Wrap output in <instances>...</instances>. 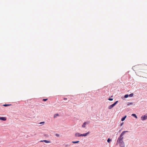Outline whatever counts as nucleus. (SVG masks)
Returning <instances> with one entry per match:
<instances>
[{"instance_id": "obj_12", "label": "nucleus", "mask_w": 147, "mask_h": 147, "mask_svg": "<svg viewBox=\"0 0 147 147\" xmlns=\"http://www.w3.org/2000/svg\"><path fill=\"white\" fill-rule=\"evenodd\" d=\"M134 103L133 102H129L127 104V105L129 106L130 105H132Z\"/></svg>"}, {"instance_id": "obj_22", "label": "nucleus", "mask_w": 147, "mask_h": 147, "mask_svg": "<svg viewBox=\"0 0 147 147\" xmlns=\"http://www.w3.org/2000/svg\"><path fill=\"white\" fill-rule=\"evenodd\" d=\"M64 99L65 100H67V99L66 98H64Z\"/></svg>"}, {"instance_id": "obj_7", "label": "nucleus", "mask_w": 147, "mask_h": 147, "mask_svg": "<svg viewBox=\"0 0 147 147\" xmlns=\"http://www.w3.org/2000/svg\"><path fill=\"white\" fill-rule=\"evenodd\" d=\"M88 124L87 122H85L84 123L83 125H82V127H86V125Z\"/></svg>"}, {"instance_id": "obj_5", "label": "nucleus", "mask_w": 147, "mask_h": 147, "mask_svg": "<svg viewBox=\"0 0 147 147\" xmlns=\"http://www.w3.org/2000/svg\"><path fill=\"white\" fill-rule=\"evenodd\" d=\"M90 132H88L85 134H81L82 136H86L88 135L89 134H90Z\"/></svg>"}, {"instance_id": "obj_14", "label": "nucleus", "mask_w": 147, "mask_h": 147, "mask_svg": "<svg viewBox=\"0 0 147 147\" xmlns=\"http://www.w3.org/2000/svg\"><path fill=\"white\" fill-rule=\"evenodd\" d=\"M134 95V94L133 93L130 94L129 96L131 97L133 96Z\"/></svg>"}, {"instance_id": "obj_6", "label": "nucleus", "mask_w": 147, "mask_h": 147, "mask_svg": "<svg viewBox=\"0 0 147 147\" xmlns=\"http://www.w3.org/2000/svg\"><path fill=\"white\" fill-rule=\"evenodd\" d=\"M0 120L3 121H5L6 120V119L5 117H0Z\"/></svg>"}, {"instance_id": "obj_19", "label": "nucleus", "mask_w": 147, "mask_h": 147, "mask_svg": "<svg viewBox=\"0 0 147 147\" xmlns=\"http://www.w3.org/2000/svg\"><path fill=\"white\" fill-rule=\"evenodd\" d=\"M47 100V99H43V101H46Z\"/></svg>"}, {"instance_id": "obj_10", "label": "nucleus", "mask_w": 147, "mask_h": 147, "mask_svg": "<svg viewBox=\"0 0 147 147\" xmlns=\"http://www.w3.org/2000/svg\"><path fill=\"white\" fill-rule=\"evenodd\" d=\"M126 116H125L123 117L121 119V121H124L125 120V118H126Z\"/></svg>"}, {"instance_id": "obj_4", "label": "nucleus", "mask_w": 147, "mask_h": 147, "mask_svg": "<svg viewBox=\"0 0 147 147\" xmlns=\"http://www.w3.org/2000/svg\"><path fill=\"white\" fill-rule=\"evenodd\" d=\"M75 136L76 137H80L82 136L81 134H80L79 133H76L75 134Z\"/></svg>"}, {"instance_id": "obj_2", "label": "nucleus", "mask_w": 147, "mask_h": 147, "mask_svg": "<svg viewBox=\"0 0 147 147\" xmlns=\"http://www.w3.org/2000/svg\"><path fill=\"white\" fill-rule=\"evenodd\" d=\"M118 102V101H117L114 103L109 106L108 108L110 109H112Z\"/></svg>"}, {"instance_id": "obj_21", "label": "nucleus", "mask_w": 147, "mask_h": 147, "mask_svg": "<svg viewBox=\"0 0 147 147\" xmlns=\"http://www.w3.org/2000/svg\"><path fill=\"white\" fill-rule=\"evenodd\" d=\"M45 123L44 122H40V123L42 124V123Z\"/></svg>"}, {"instance_id": "obj_17", "label": "nucleus", "mask_w": 147, "mask_h": 147, "mask_svg": "<svg viewBox=\"0 0 147 147\" xmlns=\"http://www.w3.org/2000/svg\"><path fill=\"white\" fill-rule=\"evenodd\" d=\"M110 141H111V140H110L109 138L107 140V142L109 143L110 142Z\"/></svg>"}, {"instance_id": "obj_1", "label": "nucleus", "mask_w": 147, "mask_h": 147, "mask_svg": "<svg viewBox=\"0 0 147 147\" xmlns=\"http://www.w3.org/2000/svg\"><path fill=\"white\" fill-rule=\"evenodd\" d=\"M128 132V131H127L122 132L117 140V144L119 143L121 147H125L124 143L123 141V136L126 132Z\"/></svg>"}, {"instance_id": "obj_11", "label": "nucleus", "mask_w": 147, "mask_h": 147, "mask_svg": "<svg viewBox=\"0 0 147 147\" xmlns=\"http://www.w3.org/2000/svg\"><path fill=\"white\" fill-rule=\"evenodd\" d=\"M79 142V141H72V143L74 144H76L78 143Z\"/></svg>"}, {"instance_id": "obj_16", "label": "nucleus", "mask_w": 147, "mask_h": 147, "mask_svg": "<svg viewBox=\"0 0 147 147\" xmlns=\"http://www.w3.org/2000/svg\"><path fill=\"white\" fill-rule=\"evenodd\" d=\"M7 105V104H5V105H3V106H5V107H6L7 106H9V105Z\"/></svg>"}, {"instance_id": "obj_18", "label": "nucleus", "mask_w": 147, "mask_h": 147, "mask_svg": "<svg viewBox=\"0 0 147 147\" xmlns=\"http://www.w3.org/2000/svg\"><path fill=\"white\" fill-rule=\"evenodd\" d=\"M108 100H109L112 101L113 100V99L111 98H109L108 99Z\"/></svg>"}, {"instance_id": "obj_20", "label": "nucleus", "mask_w": 147, "mask_h": 147, "mask_svg": "<svg viewBox=\"0 0 147 147\" xmlns=\"http://www.w3.org/2000/svg\"><path fill=\"white\" fill-rule=\"evenodd\" d=\"M56 136H57V137H59V134H56Z\"/></svg>"}, {"instance_id": "obj_15", "label": "nucleus", "mask_w": 147, "mask_h": 147, "mask_svg": "<svg viewBox=\"0 0 147 147\" xmlns=\"http://www.w3.org/2000/svg\"><path fill=\"white\" fill-rule=\"evenodd\" d=\"M129 96V95L128 94H126L124 96V97L125 98H127Z\"/></svg>"}, {"instance_id": "obj_9", "label": "nucleus", "mask_w": 147, "mask_h": 147, "mask_svg": "<svg viewBox=\"0 0 147 147\" xmlns=\"http://www.w3.org/2000/svg\"><path fill=\"white\" fill-rule=\"evenodd\" d=\"M59 116V114H55L54 115V118H55L57 117V116Z\"/></svg>"}, {"instance_id": "obj_3", "label": "nucleus", "mask_w": 147, "mask_h": 147, "mask_svg": "<svg viewBox=\"0 0 147 147\" xmlns=\"http://www.w3.org/2000/svg\"><path fill=\"white\" fill-rule=\"evenodd\" d=\"M141 119L144 121L147 119V113L145 115H143L141 117Z\"/></svg>"}, {"instance_id": "obj_13", "label": "nucleus", "mask_w": 147, "mask_h": 147, "mask_svg": "<svg viewBox=\"0 0 147 147\" xmlns=\"http://www.w3.org/2000/svg\"><path fill=\"white\" fill-rule=\"evenodd\" d=\"M131 115L132 116H134L135 117V118H136V119L137 118V116H136V114H132Z\"/></svg>"}, {"instance_id": "obj_8", "label": "nucleus", "mask_w": 147, "mask_h": 147, "mask_svg": "<svg viewBox=\"0 0 147 147\" xmlns=\"http://www.w3.org/2000/svg\"><path fill=\"white\" fill-rule=\"evenodd\" d=\"M40 142H45L46 143H49L50 142V141H48L46 140H44L43 141L42 140V141H40Z\"/></svg>"}]
</instances>
